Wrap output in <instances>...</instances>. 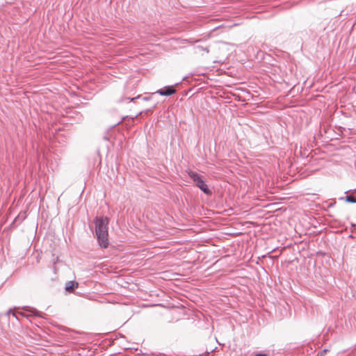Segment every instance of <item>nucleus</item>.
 I'll return each mask as SVG.
<instances>
[{
    "instance_id": "20e7f679",
    "label": "nucleus",
    "mask_w": 356,
    "mask_h": 356,
    "mask_svg": "<svg viewBox=\"0 0 356 356\" xmlns=\"http://www.w3.org/2000/svg\"><path fill=\"white\" fill-rule=\"evenodd\" d=\"M177 90H156L155 92L152 93V95H159L164 96H170L175 93Z\"/></svg>"
},
{
    "instance_id": "6e6552de",
    "label": "nucleus",
    "mask_w": 356,
    "mask_h": 356,
    "mask_svg": "<svg viewBox=\"0 0 356 356\" xmlns=\"http://www.w3.org/2000/svg\"><path fill=\"white\" fill-rule=\"evenodd\" d=\"M140 97V95H137L136 97H133V98L126 97V98H124V99H123V101H124V99H127V100H129V102H131V101H134V99H139Z\"/></svg>"
},
{
    "instance_id": "9b49d317",
    "label": "nucleus",
    "mask_w": 356,
    "mask_h": 356,
    "mask_svg": "<svg viewBox=\"0 0 356 356\" xmlns=\"http://www.w3.org/2000/svg\"><path fill=\"white\" fill-rule=\"evenodd\" d=\"M255 356H267V355L266 354H263V353H257V354H256Z\"/></svg>"
},
{
    "instance_id": "4468645a",
    "label": "nucleus",
    "mask_w": 356,
    "mask_h": 356,
    "mask_svg": "<svg viewBox=\"0 0 356 356\" xmlns=\"http://www.w3.org/2000/svg\"><path fill=\"white\" fill-rule=\"evenodd\" d=\"M143 99H144V100H148V99H149V98L145 97H144V98H143Z\"/></svg>"
},
{
    "instance_id": "423d86ee",
    "label": "nucleus",
    "mask_w": 356,
    "mask_h": 356,
    "mask_svg": "<svg viewBox=\"0 0 356 356\" xmlns=\"http://www.w3.org/2000/svg\"><path fill=\"white\" fill-rule=\"evenodd\" d=\"M177 85H178V83H176L175 85L164 86V87H163V88H162L161 89H166V90H168V89H174V87H175V86H177Z\"/></svg>"
},
{
    "instance_id": "f8f14e48",
    "label": "nucleus",
    "mask_w": 356,
    "mask_h": 356,
    "mask_svg": "<svg viewBox=\"0 0 356 356\" xmlns=\"http://www.w3.org/2000/svg\"><path fill=\"white\" fill-rule=\"evenodd\" d=\"M12 316H13L14 318H15L16 319H17V320H18L17 316V314H16L15 313H14V312H13V313H12Z\"/></svg>"
},
{
    "instance_id": "dca6fc26",
    "label": "nucleus",
    "mask_w": 356,
    "mask_h": 356,
    "mask_svg": "<svg viewBox=\"0 0 356 356\" xmlns=\"http://www.w3.org/2000/svg\"><path fill=\"white\" fill-rule=\"evenodd\" d=\"M197 89H199V90L203 89V87H200Z\"/></svg>"
},
{
    "instance_id": "1a4fd4ad",
    "label": "nucleus",
    "mask_w": 356,
    "mask_h": 356,
    "mask_svg": "<svg viewBox=\"0 0 356 356\" xmlns=\"http://www.w3.org/2000/svg\"><path fill=\"white\" fill-rule=\"evenodd\" d=\"M28 311L33 312L34 314V315H38V314H39V312L38 311H36L35 309H29Z\"/></svg>"
},
{
    "instance_id": "f257e3e1",
    "label": "nucleus",
    "mask_w": 356,
    "mask_h": 356,
    "mask_svg": "<svg viewBox=\"0 0 356 356\" xmlns=\"http://www.w3.org/2000/svg\"><path fill=\"white\" fill-rule=\"evenodd\" d=\"M95 234L102 248H106L108 246V220L107 218L99 217L97 218L95 221Z\"/></svg>"
},
{
    "instance_id": "2eb2a0df",
    "label": "nucleus",
    "mask_w": 356,
    "mask_h": 356,
    "mask_svg": "<svg viewBox=\"0 0 356 356\" xmlns=\"http://www.w3.org/2000/svg\"><path fill=\"white\" fill-rule=\"evenodd\" d=\"M194 87H195V86L190 87L188 89H189V90H191V89H193Z\"/></svg>"
},
{
    "instance_id": "7ed1b4c3",
    "label": "nucleus",
    "mask_w": 356,
    "mask_h": 356,
    "mask_svg": "<svg viewBox=\"0 0 356 356\" xmlns=\"http://www.w3.org/2000/svg\"><path fill=\"white\" fill-rule=\"evenodd\" d=\"M78 287V283L74 281H69L66 283L65 290L72 292L75 288Z\"/></svg>"
},
{
    "instance_id": "f03ea898",
    "label": "nucleus",
    "mask_w": 356,
    "mask_h": 356,
    "mask_svg": "<svg viewBox=\"0 0 356 356\" xmlns=\"http://www.w3.org/2000/svg\"><path fill=\"white\" fill-rule=\"evenodd\" d=\"M189 177L193 179L195 182V186L198 187L206 195H211V191L208 188L207 185L205 184L202 177L195 172H189Z\"/></svg>"
},
{
    "instance_id": "9d476101",
    "label": "nucleus",
    "mask_w": 356,
    "mask_h": 356,
    "mask_svg": "<svg viewBox=\"0 0 356 356\" xmlns=\"http://www.w3.org/2000/svg\"><path fill=\"white\" fill-rule=\"evenodd\" d=\"M12 313H13V312L12 309H10L5 314L6 316H9L10 315H12Z\"/></svg>"
},
{
    "instance_id": "0eeeda50",
    "label": "nucleus",
    "mask_w": 356,
    "mask_h": 356,
    "mask_svg": "<svg viewBox=\"0 0 356 356\" xmlns=\"http://www.w3.org/2000/svg\"><path fill=\"white\" fill-rule=\"evenodd\" d=\"M242 92H243L244 94L245 95V96L244 97V99L249 97H252V95L250 94L249 90H242Z\"/></svg>"
},
{
    "instance_id": "ddd939ff",
    "label": "nucleus",
    "mask_w": 356,
    "mask_h": 356,
    "mask_svg": "<svg viewBox=\"0 0 356 356\" xmlns=\"http://www.w3.org/2000/svg\"><path fill=\"white\" fill-rule=\"evenodd\" d=\"M58 261V258L57 257L56 259L54 261V264H55L56 262Z\"/></svg>"
},
{
    "instance_id": "f3484780",
    "label": "nucleus",
    "mask_w": 356,
    "mask_h": 356,
    "mask_svg": "<svg viewBox=\"0 0 356 356\" xmlns=\"http://www.w3.org/2000/svg\"><path fill=\"white\" fill-rule=\"evenodd\" d=\"M236 89L240 90V89H243V88H236Z\"/></svg>"
},
{
    "instance_id": "39448f33",
    "label": "nucleus",
    "mask_w": 356,
    "mask_h": 356,
    "mask_svg": "<svg viewBox=\"0 0 356 356\" xmlns=\"http://www.w3.org/2000/svg\"><path fill=\"white\" fill-rule=\"evenodd\" d=\"M345 200L348 202H350V203H356V198L354 197L352 195H347L346 197H345Z\"/></svg>"
}]
</instances>
